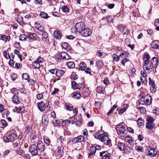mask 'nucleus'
Returning <instances> with one entry per match:
<instances>
[{"label": "nucleus", "instance_id": "obj_52", "mask_svg": "<svg viewBox=\"0 0 159 159\" xmlns=\"http://www.w3.org/2000/svg\"><path fill=\"white\" fill-rule=\"evenodd\" d=\"M17 77V75L16 74H13L11 75V78L13 81L15 80Z\"/></svg>", "mask_w": 159, "mask_h": 159}, {"label": "nucleus", "instance_id": "obj_10", "mask_svg": "<svg viewBox=\"0 0 159 159\" xmlns=\"http://www.w3.org/2000/svg\"><path fill=\"white\" fill-rule=\"evenodd\" d=\"M37 105L39 109L41 111H44L46 109V105L43 101L38 102Z\"/></svg>", "mask_w": 159, "mask_h": 159}, {"label": "nucleus", "instance_id": "obj_24", "mask_svg": "<svg viewBox=\"0 0 159 159\" xmlns=\"http://www.w3.org/2000/svg\"><path fill=\"white\" fill-rule=\"evenodd\" d=\"M7 123L4 120H2L0 121V127L4 128L7 126Z\"/></svg>", "mask_w": 159, "mask_h": 159}, {"label": "nucleus", "instance_id": "obj_28", "mask_svg": "<svg viewBox=\"0 0 159 159\" xmlns=\"http://www.w3.org/2000/svg\"><path fill=\"white\" fill-rule=\"evenodd\" d=\"M67 66L69 68L73 69L75 68V64L73 62L70 61L67 63Z\"/></svg>", "mask_w": 159, "mask_h": 159}, {"label": "nucleus", "instance_id": "obj_13", "mask_svg": "<svg viewBox=\"0 0 159 159\" xmlns=\"http://www.w3.org/2000/svg\"><path fill=\"white\" fill-rule=\"evenodd\" d=\"M152 47L155 49H159V41L155 40L153 41L151 44Z\"/></svg>", "mask_w": 159, "mask_h": 159}, {"label": "nucleus", "instance_id": "obj_45", "mask_svg": "<svg viewBox=\"0 0 159 159\" xmlns=\"http://www.w3.org/2000/svg\"><path fill=\"white\" fill-rule=\"evenodd\" d=\"M3 55L4 57L7 59H10V56L8 53H7L6 51L3 52Z\"/></svg>", "mask_w": 159, "mask_h": 159}, {"label": "nucleus", "instance_id": "obj_9", "mask_svg": "<svg viewBox=\"0 0 159 159\" xmlns=\"http://www.w3.org/2000/svg\"><path fill=\"white\" fill-rule=\"evenodd\" d=\"M151 65L150 66L153 68H154L157 66L159 61L157 57H154L151 60Z\"/></svg>", "mask_w": 159, "mask_h": 159}, {"label": "nucleus", "instance_id": "obj_20", "mask_svg": "<svg viewBox=\"0 0 159 159\" xmlns=\"http://www.w3.org/2000/svg\"><path fill=\"white\" fill-rule=\"evenodd\" d=\"M97 148L95 146H91L89 148L90 152L89 153V156L93 155L94 154L96 151Z\"/></svg>", "mask_w": 159, "mask_h": 159}, {"label": "nucleus", "instance_id": "obj_7", "mask_svg": "<svg viewBox=\"0 0 159 159\" xmlns=\"http://www.w3.org/2000/svg\"><path fill=\"white\" fill-rule=\"evenodd\" d=\"M63 147H58L55 151V154L59 157H61L63 154Z\"/></svg>", "mask_w": 159, "mask_h": 159}, {"label": "nucleus", "instance_id": "obj_64", "mask_svg": "<svg viewBox=\"0 0 159 159\" xmlns=\"http://www.w3.org/2000/svg\"><path fill=\"white\" fill-rule=\"evenodd\" d=\"M51 117L53 119H54L56 117L55 112L54 111H53L51 112Z\"/></svg>", "mask_w": 159, "mask_h": 159}, {"label": "nucleus", "instance_id": "obj_33", "mask_svg": "<svg viewBox=\"0 0 159 159\" xmlns=\"http://www.w3.org/2000/svg\"><path fill=\"white\" fill-rule=\"evenodd\" d=\"M137 123L139 127H141L143 125L144 121L140 118H138Z\"/></svg>", "mask_w": 159, "mask_h": 159}, {"label": "nucleus", "instance_id": "obj_49", "mask_svg": "<svg viewBox=\"0 0 159 159\" xmlns=\"http://www.w3.org/2000/svg\"><path fill=\"white\" fill-rule=\"evenodd\" d=\"M42 122L43 124L46 125L48 123V120L45 117H43L42 118Z\"/></svg>", "mask_w": 159, "mask_h": 159}, {"label": "nucleus", "instance_id": "obj_44", "mask_svg": "<svg viewBox=\"0 0 159 159\" xmlns=\"http://www.w3.org/2000/svg\"><path fill=\"white\" fill-rule=\"evenodd\" d=\"M71 85L72 87L75 89H77L78 87L77 84L75 81H73L72 82Z\"/></svg>", "mask_w": 159, "mask_h": 159}, {"label": "nucleus", "instance_id": "obj_46", "mask_svg": "<svg viewBox=\"0 0 159 159\" xmlns=\"http://www.w3.org/2000/svg\"><path fill=\"white\" fill-rule=\"evenodd\" d=\"M16 152L17 154L20 155H22L23 154V151L20 148H19L16 151Z\"/></svg>", "mask_w": 159, "mask_h": 159}, {"label": "nucleus", "instance_id": "obj_39", "mask_svg": "<svg viewBox=\"0 0 159 159\" xmlns=\"http://www.w3.org/2000/svg\"><path fill=\"white\" fill-rule=\"evenodd\" d=\"M99 138V139H109L108 136L105 134H100Z\"/></svg>", "mask_w": 159, "mask_h": 159}, {"label": "nucleus", "instance_id": "obj_42", "mask_svg": "<svg viewBox=\"0 0 159 159\" xmlns=\"http://www.w3.org/2000/svg\"><path fill=\"white\" fill-rule=\"evenodd\" d=\"M119 57H120V56H118L116 54H113V57L114 59V60L116 61H118L119 59H120V58H119Z\"/></svg>", "mask_w": 159, "mask_h": 159}, {"label": "nucleus", "instance_id": "obj_26", "mask_svg": "<svg viewBox=\"0 0 159 159\" xmlns=\"http://www.w3.org/2000/svg\"><path fill=\"white\" fill-rule=\"evenodd\" d=\"M105 152H100V156H102V159H109V156L110 154L107 153L103 155V154L105 153Z\"/></svg>", "mask_w": 159, "mask_h": 159}, {"label": "nucleus", "instance_id": "obj_38", "mask_svg": "<svg viewBox=\"0 0 159 159\" xmlns=\"http://www.w3.org/2000/svg\"><path fill=\"white\" fill-rule=\"evenodd\" d=\"M118 147L120 150H123L125 149L124 144L122 143H118Z\"/></svg>", "mask_w": 159, "mask_h": 159}, {"label": "nucleus", "instance_id": "obj_59", "mask_svg": "<svg viewBox=\"0 0 159 159\" xmlns=\"http://www.w3.org/2000/svg\"><path fill=\"white\" fill-rule=\"evenodd\" d=\"M57 70L56 69H52L49 70L50 72L52 74H54L55 73L56 74V71Z\"/></svg>", "mask_w": 159, "mask_h": 159}, {"label": "nucleus", "instance_id": "obj_51", "mask_svg": "<svg viewBox=\"0 0 159 159\" xmlns=\"http://www.w3.org/2000/svg\"><path fill=\"white\" fill-rule=\"evenodd\" d=\"M43 34H42V39H45L48 37V34L44 32V31L43 32Z\"/></svg>", "mask_w": 159, "mask_h": 159}, {"label": "nucleus", "instance_id": "obj_50", "mask_svg": "<svg viewBox=\"0 0 159 159\" xmlns=\"http://www.w3.org/2000/svg\"><path fill=\"white\" fill-rule=\"evenodd\" d=\"M32 130V128L29 126H28L26 128L25 131L27 133H29Z\"/></svg>", "mask_w": 159, "mask_h": 159}, {"label": "nucleus", "instance_id": "obj_22", "mask_svg": "<svg viewBox=\"0 0 159 159\" xmlns=\"http://www.w3.org/2000/svg\"><path fill=\"white\" fill-rule=\"evenodd\" d=\"M86 67V65L84 62H81L80 64V67L79 68V70L83 71L84 70L85 68Z\"/></svg>", "mask_w": 159, "mask_h": 159}, {"label": "nucleus", "instance_id": "obj_27", "mask_svg": "<svg viewBox=\"0 0 159 159\" xmlns=\"http://www.w3.org/2000/svg\"><path fill=\"white\" fill-rule=\"evenodd\" d=\"M2 39L5 42H7V41H9L10 39V37L9 36H6V35H3L1 37Z\"/></svg>", "mask_w": 159, "mask_h": 159}, {"label": "nucleus", "instance_id": "obj_36", "mask_svg": "<svg viewBox=\"0 0 159 159\" xmlns=\"http://www.w3.org/2000/svg\"><path fill=\"white\" fill-rule=\"evenodd\" d=\"M27 38V36L25 34H21L19 37V40L21 41L26 40Z\"/></svg>", "mask_w": 159, "mask_h": 159}, {"label": "nucleus", "instance_id": "obj_6", "mask_svg": "<svg viewBox=\"0 0 159 159\" xmlns=\"http://www.w3.org/2000/svg\"><path fill=\"white\" fill-rule=\"evenodd\" d=\"M81 35L85 37H87L91 35L92 34V32L91 30L89 29H85L80 33Z\"/></svg>", "mask_w": 159, "mask_h": 159}, {"label": "nucleus", "instance_id": "obj_60", "mask_svg": "<svg viewBox=\"0 0 159 159\" xmlns=\"http://www.w3.org/2000/svg\"><path fill=\"white\" fill-rule=\"evenodd\" d=\"M14 46L16 48H19L20 47V45L19 43L16 42L14 44Z\"/></svg>", "mask_w": 159, "mask_h": 159}, {"label": "nucleus", "instance_id": "obj_48", "mask_svg": "<svg viewBox=\"0 0 159 159\" xmlns=\"http://www.w3.org/2000/svg\"><path fill=\"white\" fill-rule=\"evenodd\" d=\"M135 149L138 151L142 152L143 150L142 147L139 146H136Z\"/></svg>", "mask_w": 159, "mask_h": 159}, {"label": "nucleus", "instance_id": "obj_21", "mask_svg": "<svg viewBox=\"0 0 159 159\" xmlns=\"http://www.w3.org/2000/svg\"><path fill=\"white\" fill-rule=\"evenodd\" d=\"M104 89H105L102 86H100L97 87L96 90L98 93L103 94L104 93Z\"/></svg>", "mask_w": 159, "mask_h": 159}, {"label": "nucleus", "instance_id": "obj_40", "mask_svg": "<svg viewBox=\"0 0 159 159\" xmlns=\"http://www.w3.org/2000/svg\"><path fill=\"white\" fill-rule=\"evenodd\" d=\"M52 123L54 126H57L60 123V121L57 119H54L52 120Z\"/></svg>", "mask_w": 159, "mask_h": 159}, {"label": "nucleus", "instance_id": "obj_15", "mask_svg": "<svg viewBox=\"0 0 159 159\" xmlns=\"http://www.w3.org/2000/svg\"><path fill=\"white\" fill-rule=\"evenodd\" d=\"M128 105L127 104H125L123 106L121 107V108L118 111V113L119 114H122L124 113L126 110V109L128 108Z\"/></svg>", "mask_w": 159, "mask_h": 159}, {"label": "nucleus", "instance_id": "obj_23", "mask_svg": "<svg viewBox=\"0 0 159 159\" xmlns=\"http://www.w3.org/2000/svg\"><path fill=\"white\" fill-rule=\"evenodd\" d=\"M35 34L34 33H28L27 35V38L28 37L29 39L34 40L35 39Z\"/></svg>", "mask_w": 159, "mask_h": 159}, {"label": "nucleus", "instance_id": "obj_19", "mask_svg": "<svg viewBox=\"0 0 159 159\" xmlns=\"http://www.w3.org/2000/svg\"><path fill=\"white\" fill-rule=\"evenodd\" d=\"M8 137H7V139H17L18 138L17 135L14 133L9 134L8 135Z\"/></svg>", "mask_w": 159, "mask_h": 159}, {"label": "nucleus", "instance_id": "obj_37", "mask_svg": "<svg viewBox=\"0 0 159 159\" xmlns=\"http://www.w3.org/2000/svg\"><path fill=\"white\" fill-rule=\"evenodd\" d=\"M81 96V94L78 92L74 93L73 96V98L76 99H79Z\"/></svg>", "mask_w": 159, "mask_h": 159}, {"label": "nucleus", "instance_id": "obj_56", "mask_svg": "<svg viewBox=\"0 0 159 159\" xmlns=\"http://www.w3.org/2000/svg\"><path fill=\"white\" fill-rule=\"evenodd\" d=\"M10 59V60L9 62V65L11 66H12L14 65V62L13 61V59H11V57Z\"/></svg>", "mask_w": 159, "mask_h": 159}, {"label": "nucleus", "instance_id": "obj_43", "mask_svg": "<svg viewBox=\"0 0 159 159\" xmlns=\"http://www.w3.org/2000/svg\"><path fill=\"white\" fill-rule=\"evenodd\" d=\"M138 109L140 110V112L144 114L146 111V109L145 108L143 107H138Z\"/></svg>", "mask_w": 159, "mask_h": 159}, {"label": "nucleus", "instance_id": "obj_55", "mask_svg": "<svg viewBox=\"0 0 159 159\" xmlns=\"http://www.w3.org/2000/svg\"><path fill=\"white\" fill-rule=\"evenodd\" d=\"M128 61V59L126 58H123L122 60L121 61V63L125 66V64Z\"/></svg>", "mask_w": 159, "mask_h": 159}, {"label": "nucleus", "instance_id": "obj_62", "mask_svg": "<svg viewBox=\"0 0 159 159\" xmlns=\"http://www.w3.org/2000/svg\"><path fill=\"white\" fill-rule=\"evenodd\" d=\"M154 24L155 25H159V19L155 20Z\"/></svg>", "mask_w": 159, "mask_h": 159}, {"label": "nucleus", "instance_id": "obj_41", "mask_svg": "<svg viewBox=\"0 0 159 159\" xmlns=\"http://www.w3.org/2000/svg\"><path fill=\"white\" fill-rule=\"evenodd\" d=\"M62 10L65 12H67L69 11V8L66 6L63 5L61 7Z\"/></svg>", "mask_w": 159, "mask_h": 159}, {"label": "nucleus", "instance_id": "obj_1", "mask_svg": "<svg viewBox=\"0 0 159 159\" xmlns=\"http://www.w3.org/2000/svg\"><path fill=\"white\" fill-rule=\"evenodd\" d=\"M143 60L144 61L143 63V69L144 70L143 71H141V74L143 76V78L144 80L146 81L147 78L146 77L147 76V72L146 71H148L149 70V55L148 53H144L143 56Z\"/></svg>", "mask_w": 159, "mask_h": 159}, {"label": "nucleus", "instance_id": "obj_8", "mask_svg": "<svg viewBox=\"0 0 159 159\" xmlns=\"http://www.w3.org/2000/svg\"><path fill=\"white\" fill-rule=\"evenodd\" d=\"M150 85H151L150 89L152 93H155L156 91L157 87L156 86L154 81L150 78Z\"/></svg>", "mask_w": 159, "mask_h": 159}, {"label": "nucleus", "instance_id": "obj_17", "mask_svg": "<svg viewBox=\"0 0 159 159\" xmlns=\"http://www.w3.org/2000/svg\"><path fill=\"white\" fill-rule=\"evenodd\" d=\"M157 151L155 148H150V156L151 157L155 156L157 154Z\"/></svg>", "mask_w": 159, "mask_h": 159}, {"label": "nucleus", "instance_id": "obj_18", "mask_svg": "<svg viewBox=\"0 0 159 159\" xmlns=\"http://www.w3.org/2000/svg\"><path fill=\"white\" fill-rule=\"evenodd\" d=\"M12 100L13 102L16 104H18L20 102L19 98L16 95L13 96Z\"/></svg>", "mask_w": 159, "mask_h": 159}, {"label": "nucleus", "instance_id": "obj_29", "mask_svg": "<svg viewBox=\"0 0 159 159\" xmlns=\"http://www.w3.org/2000/svg\"><path fill=\"white\" fill-rule=\"evenodd\" d=\"M65 105L66 106V109L67 110H69V111H71L72 109L73 108V107L71 104H70L68 103H66L65 104Z\"/></svg>", "mask_w": 159, "mask_h": 159}, {"label": "nucleus", "instance_id": "obj_3", "mask_svg": "<svg viewBox=\"0 0 159 159\" xmlns=\"http://www.w3.org/2000/svg\"><path fill=\"white\" fill-rule=\"evenodd\" d=\"M85 28V24L83 22L77 23L75 25V30L80 33Z\"/></svg>", "mask_w": 159, "mask_h": 159}, {"label": "nucleus", "instance_id": "obj_63", "mask_svg": "<svg viewBox=\"0 0 159 159\" xmlns=\"http://www.w3.org/2000/svg\"><path fill=\"white\" fill-rule=\"evenodd\" d=\"M24 157L26 159H30V156L29 154H24Z\"/></svg>", "mask_w": 159, "mask_h": 159}, {"label": "nucleus", "instance_id": "obj_54", "mask_svg": "<svg viewBox=\"0 0 159 159\" xmlns=\"http://www.w3.org/2000/svg\"><path fill=\"white\" fill-rule=\"evenodd\" d=\"M75 123L76 125L78 126H79L81 125L82 121L81 120H77V121H75Z\"/></svg>", "mask_w": 159, "mask_h": 159}, {"label": "nucleus", "instance_id": "obj_47", "mask_svg": "<svg viewBox=\"0 0 159 159\" xmlns=\"http://www.w3.org/2000/svg\"><path fill=\"white\" fill-rule=\"evenodd\" d=\"M68 44L66 42L63 43L61 44V47L62 49H65Z\"/></svg>", "mask_w": 159, "mask_h": 159}, {"label": "nucleus", "instance_id": "obj_16", "mask_svg": "<svg viewBox=\"0 0 159 159\" xmlns=\"http://www.w3.org/2000/svg\"><path fill=\"white\" fill-rule=\"evenodd\" d=\"M65 73L64 70L61 69H58L56 71V75L58 77H61Z\"/></svg>", "mask_w": 159, "mask_h": 159}, {"label": "nucleus", "instance_id": "obj_58", "mask_svg": "<svg viewBox=\"0 0 159 159\" xmlns=\"http://www.w3.org/2000/svg\"><path fill=\"white\" fill-rule=\"evenodd\" d=\"M85 72L87 74H91V69L89 68H87V69H86L85 70Z\"/></svg>", "mask_w": 159, "mask_h": 159}, {"label": "nucleus", "instance_id": "obj_31", "mask_svg": "<svg viewBox=\"0 0 159 159\" xmlns=\"http://www.w3.org/2000/svg\"><path fill=\"white\" fill-rule=\"evenodd\" d=\"M101 141L105 144L108 145L109 146H111V140H101Z\"/></svg>", "mask_w": 159, "mask_h": 159}, {"label": "nucleus", "instance_id": "obj_34", "mask_svg": "<svg viewBox=\"0 0 159 159\" xmlns=\"http://www.w3.org/2000/svg\"><path fill=\"white\" fill-rule=\"evenodd\" d=\"M22 78L23 79L27 80L29 82H30V81L29 80L30 77L27 73L23 74Z\"/></svg>", "mask_w": 159, "mask_h": 159}, {"label": "nucleus", "instance_id": "obj_5", "mask_svg": "<svg viewBox=\"0 0 159 159\" xmlns=\"http://www.w3.org/2000/svg\"><path fill=\"white\" fill-rule=\"evenodd\" d=\"M43 59L41 57L38 58L36 61H35L32 63V65L36 69L40 68V64L42 63L43 61Z\"/></svg>", "mask_w": 159, "mask_h": 159}, {"label": "nucleus", "instance_id": "obj_2", "mask_svg": "<svg viewBox=\"0 0 159 159\" xmlns=\"http://www.w3.org/2000/svg\"><path fill=\"white\" fill-rule=\"evenodd\" d=\"M127 128L126 125L123 123L117 125L115 127L117 134L121 136H123L124 134L127 133Z\"/></svg>", "mask_w": 159, "mask_h": 159}, {"label": "nucleus", "instance_id": "obj_32", "mask_svg": "<svg viewBox=\"0 0 159 159\" xmlns=\"http://www.w3.org/2000/svg\"><path fill=\"white\" fill-rule=\"evenodd\" d=\"M154 121L153 118L150 116V129H153L154 126V125L153 123V122Z\"/></svg>", "mask_w": 159, "mask_h": 159}, {"label": "nucleus", "instance_id": "obj_14", "mask_svg": "<svg viewBox=\"0 0 159 159\" xmlns=\"http://www.w3.org/2000/svg\"><path fill=\"white\" fill-rule=\"evenodd\" d=\"M149 100L146 97H142L141 98L139 103L141 104L146 105L148 102Z\"/></svg>", "mask_w": 159, "mask_h": 159}, {"label": "nucleus", "instance_id": "obj_11", "mask_svg": "<svg viewBox=\"0 0 159 159\" xmlns=\"http://www.w3.org/2000/svg\"><path fill=\"white\" fill-rule=\"evenodd\" d=\"M38 148L39 150V153H40H40L43 152L44 150V146L43 143L41 141H39L37 143V148Z\"/></svg>", "mask_w": 159, "mask_h": 159}, {"label": "nucleus", "instance_id": "obj_12", "mask_svg": "<svg viewBox=\"0 0 159 159\" xmlns=\"http://www.w3.org/2000/svg\"><path fill=\"white\" fill-rule=\"evenodd\" d=\"M60 54L61 58L63 60H66L71 59V57L65 52H61Z\"/></svg>", "mask_w": 159, "mask_h": 159}, {"label": "nucleus", "instance_id": "obj_61", "mask_svg": "<svg viewBox=\"0 0 159 159\" xmlns=\"http://www.w3.org/2000/svg\"><path fill=\"white\" fill-rule=\"evenodd\" d=\"M107 21L108 22H111L112 20V18L111 16H109L107 19Z\"/></svg>", "mask_w": 159, "mask_h": 159}, {"label": "nucleus", "instance_id": "obj_57", "mask_svg": "<svg viewBox=\"0 0 159 159\" xmlns=\"http://www.w3.org/2000/svg\"><path fill=\"white\" fill-rule=\"evenodd\" d=\"M18 108V113H20L24 111V108L23 107H19V108Z\"/></svg>", "mask_w": 159, "mask_h": 159}, {"label": "nucleus", "instance_id": "obj_30", "mask_svg": "<svg viewBox=\"0 0 159 159\" xmlns=\"http://www.w3.org/2000/svg\"><path fill=\"white\" fill-rule=\"evenodd\" d=\"M104 55L105 53L102 52L101 50H98L96 54V55H97L100 58L103 57L104 56Z\"/></svg>", "mask_w": 159, "mask_h": 159}, {"label": "nucleus", "instance_id": "obj_4", "mask_svg": "<svg viewBox=\"0 0 159 159\" xmlns=\"http://www.w3.org/2000/svg\"><path fill=\"white\" fill-rule=\"evenodd\" d=\"M29 151L32 156H36L39 153L38 152L37 147L35 144L31 145L29 148Z\"/></svg>", "mask_w": 159, "mask_h": 159}, {"label": "nucleus", "instance_id": "obj_25", "mask_svg": "<svg viewBox=\"0 0 159 159\" xmlns=\"http://www.w3.org/2000/svg\"><path fill=\"white\" fill-rule=\"evenodd\" d=\"M55 37L57 39H59L61 38V35L58 31H55L54 32Z\"/></svg>", "mask_w": 159, "mask_h": 159}, {"label": "nucleus", "instance_id": "obj_35", "mask_svg": "<svg viewBox=\"0 0 159 159\" xmlns=\"http://www.w3.org/2000/svg\"><path fill=\"white\" fill-rule=\"evenodd\" d=\"M39 15L41 17L43 18L47 19L48 18V14L44 12H41Z\"/></svg>", "mask_w": 159, "mask_h": 159}, {"label": "nucleus", "instance_id": "obj_53", "mask_svg": "<svg viewBox=\"0 0 159 159\" xmlns=\"http://www.w3.org/2000/svg\"><path fill=\"white\" fill-rule=\"evenodd\" d=\"M43 95L42 93L38 94L36 95V98L38 100L41 99L43 97Z\"/></svg>", "mask_w": 159, "mask_h": 159}]
</instances>
